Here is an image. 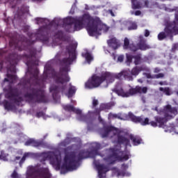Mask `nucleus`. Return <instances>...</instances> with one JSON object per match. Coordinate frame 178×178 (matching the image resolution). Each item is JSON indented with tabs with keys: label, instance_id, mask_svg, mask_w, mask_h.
<instances>
[{
	"label": "nucleus",
	"instance_id": "29",
	"mask_svg": "<svg viewBox=\"0 0 178 178\" xmlns=\"http://www.w3.org/2000/svg\"><path fill=\"white\" fill-rule=\"evenodd\" d=\"M30 155H31V153H25L20 161V163H23V162H24V161L26 160V158L30 156Z\"/></svg>",
	"mask_w": 178,
	"mask_h": 178
},
{
	"label": "nucleus",
	"instance_id": "34",
	"mask_svg": "<svg viewBox=\"0 0 178 178\" xmlns=\"http://www.w3.org/2000/svg\"><path fill=\"white\" fill-rule=\"evenodd\" d=\"M123 59H124V56H119L118 57V62H123Z\"/></svg>",
	"mask_w": 178,
	"mask_h": 178
},
{
	"label": "nucleus",
	"instance_id": "17",
	"mask_svg": "<svg viewBox=\"0 0 178 178\" xmlns=\"http://www.w3.org/2000/svg\"><path fill=\"white\" fill-rule=\"evenodd\" d=\"M134 95L135 94H147L148 88L147 87L136 86L135 88H132Z\"/></svg>",
	"mask_w": 178,
	"mask_h": 178
},
{
	"label": "nucleus",
	"instance_id": "6",
	"mask_svg": "<svg viewBox=\"0 0 178 178\" xmlns=\"http://www.w3.org/2000/svg\"><path fill=\"white\" fill-rule=\"evenodd\" d=\"M63 109H65V111H67L68 112H74V113H76V115H78V120H81L82 122H87V120H90L91 119H94L95 118H96V116H98L101 111H106V109H111V106H109V104H102L100 106V110L97 109L94 112L88 111L86 115H82L81 110L79 108H74L73 106L64 105L63 106Z\"/></svg>",
	"mask_w": 178,
	"mask_h": 178
},
{
	"label": "nucleus",
	"instance_id": "47",
	"mask_svg": "<svg viewBox=\"0 0 178 178\" xmlns=\"http://www.w3.org/2000/svg\"><path fill=\"white\" fill-rule=\"evenodd\" d=\"M99 122H102V120H101V117H99Z\"/></svg>",
	"mask_w": 178,
	"mask_h": 178
},
{
	"label": "nucleus",
	"instance_id": "52",
	"mask_svg": "<svg viewBox=\"0 0 178 178\" xmlns=\"http://www.w3.org/2000/svg\"><path fill=\"white\" fill-rule=\"evenodd\" d=\"M60 22H63V19H60Z\"/></svg>",
	"mask_w": 178,
	"mask_h": 178
},
{
	"label": "nucleus",
	"instance_id": "4",
	"mask_svg": "<svg viewBox=\"0 0 178 178\" xmlns=\"http://www.w3.org/2000/svg\"><path fill=\"white\" fill-rule=\"evenodd\" d=\"M65 154L63 161L60 152L58 150L54 152L42 153L40 158H44V161H49L56 170H61V172L76 170L79 167V161L84 157L81 155L76 156V154L67 151H65Z\"/></svg>",
	"mask_w": 178,
	"mask_h": 178
},
{
	"label": "nucleus",
	"instance_id": "11",
	"mask_svg": "<svg viewBox=\"0 0 178 178\" xmlns=\"http://www.w3.org/2000/svg\"><path fill=\"white\" fill-rule=\"evenodd\" d=\"M114 94H117L120 97H122V98H129V97H131L134 95L133 92V88L129 86L127 90H124L120 88V85L116 86V88L113 90Z\"/></svg>",
	"mask_w": 178,
	"mask_h": 178
},
{
	"label": "nucleus",
	"instance_id": "32",
	"mask_svg": "<svg viewBox=\"0 0 178 178\" xmlns=\"http://www.w3.org/2000/svg\"><path fill=\"white\" fill-rule=\"evenodd\" d=\"M175 20L178 22V8L177 7L175 8Z\"/></svg>",
	"mask_w": 178,
	"mask_h": 178
},
{
	"label": "nucleus",
	"instance_id": "10",
	"mask_svg": "<svg viewBox=\"0 0 178 178\" xmlns=\"http://www.w3.org/2000/svg\"><path fill=\"white\" fill-rule=\"evenodd\" d=\"M176 35L178 34V22H175L172 24H169L166 26L165 29V33H160L158 35L159 40H163L166 35Z\"/></svg>",
	"mask_w": 178,
	"mask_h": 178
},
{
	"label": "nucleus",
	"instance_id": "18",
	"mask_svg": "<svg viewBox=\"0 0 178 178\" xmlns=\"http://www.w3.org/2000/svg\"><path fill=\"white\" fill-rule=\"evenodd\" d=\"M82 56L85 58L87 63H91L92 60H94V58L92 57V55L88 51H86L85 53H82Z\"/></svg>",
	"mask_w": 178,
	"mask_h": 178
},
{
	"label": "nucleus",
	"instance_id": "7",
	"mask_svg": "<svg viewBox=\"0 0 178 178\" xmlns=\"http://www.w3.org/2000/svg\"><path fill=\"white\" fill-rule=\"evenodd\" d=\"M163 113L165 116V118H156V122L152 121L149 124L153 127H163L165 123H166V119H170V118H173L175 115H177V110L176 108H172L170 105L166 106L164 108Z\"/></svg>",
	"mask_w": 178,
	"mask_h": 178
},
{
	"label": "nucleus",
	"instance_id": "2",
	"mask_svg": "<svg viewBox=\"0 0 178 178\" xmlns=\"http://www.w3.org/2000/svg\"><path fill=\"white\" fill-rule=\"evenodd\" d=\"M65 22L68 23L65 26V29L69 33H74V31H79L86 27L90 37H98L102 33H106L109 30V27L102 23L99 17H92L88 13L84 14L79 18H66Z\"/></svg>",
	"mask_w": 178,
	"mask_h": 178
},
{
	"label": "nucleus",
	"instance_id": "44",
	"mask_svg": "<svg viewBox=\"0 0 178 178\" xmlns=\"http://www.w3.org/2000/svg\"><path fill=\"white\" fill-rule=\"evenodd\" d=\"M71 103H72L74 105H76V100L71 99Z\"/></svg>",
	"mask_w": 178,
	"mask_h": 178
},
{
	"label": "nucleus",
	"instance_id": "48",
	"mask_svg": "<svg viewBox=\"0 0 178 178\" xmlns=\"http://www.w3.org/2000/svg\"><path fill=\"white\" fill-rule=\"evenodd\" d=\"M1 159H3V161H7L6 159H3V158H2V156H1Z\"/></svg>",
	"mask_w": 178,
	"mask_h": 178
},
{
	"label": "nucleus",
	"instance_id": "13",
	"mask_svg": "<svg viewBox=\"0 0 178 178\" xmlns=\"http://www.w3.org/2000/svg\"><path fill=\"white\" fill-rule=\"evenodd\" d=\"M94 165L98 171L99 177L106 178V173L109 170V168H108V166L97 165V161H94Z\"/></svg>",
	"mask_w": 178,
	"mask_h": 178
},
{
	"label": "nucleus",
	"instance_id": "16",
	"mask_svg": "<svg viewBox=\"0 0 178 178\" xmlns=\"http://www.w3.org/2000/svg\"><path fill=\"white\" fill-rule=\"evenodd\" d=\"M107 42L110 48H113V49H118L120 45L119 41L115 38H112Z\"/></svg>",
	"mask_w": 178,
	"mask_h": 178
},
{
	"label": "nucleus",
	"instance_id": "25",
	"mask_svg": "<svg viewBox=\"0 0 178 178\" xmlns=\"http://www.w3.org/2000/svg\"><path fill=\"white\" fill-rule=\"evenodd\" d=\"M50 92H52L54 98H55V94L58 92V88L51 86L50 88Z\"/></svg>",
	"mask_w": 178,
	"mask_h": 178
},
{
	"label": "nucleus",
	"instance_id": "3",
	"mask_svg": "<svg viewBox=\"0 0 178 178\" xmlns=\"http://www.w3.org/2000/svg\"><path fill=\"white\" fill-rule=\"evenodd\" d=\"M141 70H149L147 67H136L132 69L131 72L130 70H122L121 72L118 74H113L111 72H103L102 76L93 75L89 80L85 83L86 88H97L98 87H108V84L113 83L115 79H122L124 77L125 80L128 81H132V76H138V73Z\"/></svg>",
	"mask_w": 178,
	"mask_h": 178
},
{
	"label": "nucleus",
	"instance_id": "38",
	"mask_svg": "<svg viewBox=\"0 0 178 178\" xmlns=\"http://www.w3.org/2000/svg\"><path fill=\"white\" fill-rule=\"evenodd\" d=\"M36 116H37V118H41V116H44V113L42 112L38 113Z\"/></svg>",
	"mask_w": 178,
	"mask_h": 178
},
{
	"label": "nucleus",
	"instance_id": "12",
	"mask_svg": "<svg viewBox=\"0 0 178 178\" xmlns=\"http://www.w3.org/2000/svg\"><path fill=\"white\" fill-rule=\"evenodd\" d=\"M128 116L132 122H134V123H140L142 126H146V124H149V120H148V118L144 119L140 117H136L134 116V115H133V113H129Z\"/></svg>",
	"mask_w": 178,
	"mask_h": 178
},
{
	"label": "nucleus",
	"instance_id": "42",
	"mask_svg": "<svg viewBox=\"0 0 178 178\" xmlns=\"http://www.w3.org/2000/svg\"><path fill=\"white\" fill-rule=\"evenodd\" d=\"M108 13L111 15V16H115V14L113 13V11H112L111 10H109L108 11Z\"/></svg>",
	"mask_w": 178,
	"mask_h": 178
},
{
	"label": "nucleus",
	"instance_id": "27",
	"mask_svg": "<svg viewBox=\"0 0 178 178\" xmlns=\"http://www.w3.org/2000/svg\"><path fill=\"white\" fill-rule=\"evenodd\" d=\"M116 118H118V119H123V118H120V117H119L118 115H116V114H113V113H110L109 115H108V119H116Z\"/></svg>",
	"mask_w": 178,
	"mask_h": 178
},
{
	"label": "nucleus",
	"instance_id": "37",
	"mask_svg": "<svg viewBox=\"0 0 178 178\" xmlns=\"http://www.w3.org/2000/svg\"><path fill=\"white\" fill-rule=\"evenodd\" d=\"M92 105H93V108L96 106L98 105V100L94 99L92 101Z\"/></svg>",
	"mask_w": 178,
	"mask_h": 178
},
{
	"label": "nucleus",
	"instance_id": "56",
	"mask_svg": "<svg viewBox=\"0 0 178 178\" xmlns=\"http://www.w3.org/2000/svg\"><path fill=\"white\" fill-rule=\"evenodd\" d=\"M114 59H116V57H114Z\"/></svg>",
	"mask_w": 178,
	"mask_h": 178
},
{
	"label": "nucleus",
	"instance_id": "51",
	"mask_svg": "<svg viewBox=\"0 0 178 178\" xmlns=\"http://www.w3.org/2000/svg\"><path fill=\"white\" fill-rule=\"evenodd\" d=\"M72 10H73V8L71 9L70 13H73V11Z\"/></svg>",
	"mask_w": 178,
	"mask_h": 178
},
{
	"label": "nucleus",
	"instance_id": "1",
	"mask_svg": "<svg viewBox=\"0 0 178 178\" xmlns=\"http://www.w3.org/2000/svg\"><path fill=\"white\" fill-rule=\"evenodd\" d=\"M102 137H110L111 138H117V140L114 141L115 144V149L106 150L104 154H101L100 156L104 157V161L106 165H111L115 161H127L129 159V154H124L119 151L121 144L124 145H130V141L131 140L134 145H140L143 143V140L138 136H134L133 135L124 131H120L113 127H108L106 128L104 132H102Z\"/></svg>",
	"mask_w": 178,
	"mask_h": 178
},
{
	"label": "nucleus",
	"instance_id": "30",
	"mask_svg": "<svg viewBox=\"0 0 178 178\" xmlns=\"http://www.w3.org/2000/svg\"><path fill=\"white\" fill-rule=\"evenodd\" d=\"M39 97L40 98V100H38L39 102H45V100H44V92H41L40 95H39Z\"/></svg>",
	"mask_w": 178,
	"mask_h": 178
},
{
	"label": "nucleus",
	"instance_id": "46",
	"mask_svg": "<svg viewBox=\"0 0 178 178\" xmlns=\"http://www.w3.org/2000/svg\"><path fill=\"white\" fill-rule=\"evenodd\" d=\"M138 83H143V81L141 79L138 80Z\"/></svg>",
	"mask_w": 178,
	"mask_h": 178
},
{
	"label": "nucleus",
	"instance_id": "21",
	"mask_svg": "<svg viewBox=\"0 0 178 178\" xmlns=\"http://www.w3.org/2000/svg\"><path fill=\"white\" fill-rule=\"evenodd\" d=\"M76 93V88L74 86H71L69 88L68 92L65 94L68 98H72L73 95Z\"/></svg>",
	"mask_w": 178,
	"mask_h": 178
},
{
	"label": "nucleus",
	"instance_id": "31",
	"mask_svg": "<svg viewBox=\"0 0 178 178\" xmlns=\"http://www.w3.org/2000/svg\"><path fill=\"white\" fill-rule=\"evenodd\" d=\"M137 29V24L132 23V26L128 27V30H136Z\"/></svg>",
	"mask_w": 178,
	"mask_h": 178
},
{
	"label": "nucleus",
	"instance_id": "14",
	"mask_svg": "<svg viewBox=\"0 0 178 178\" xmlns=\"http://www.w3.org/2000/svg\"><path fill=\"white\" fill-rule=\"evenodd\" d=\"M101 148V145L97 143H92L91 144L92 151L89 153V158H94L98 155V149Z\"/></svg>",
	"mask_w": 178,
	"mask_h": 178
},
{
	"label": "nucleus",
	"instance_id": "22",
	"mask_svg": "<svg viewBox=\"0 0 178 178\" xmlns=\"http://www.w3.org/2000/svg\"><path fill=\"white\" fill-rule=\"evenodd\" d=\"M160 91H163V93L165 94V95H172V90L169 89L168 88H160Z\"/></svg>",
	"mask_w": 178,
	"mask_h": 178
},
{
	"label": "nucleus",
	"instance_id": "35",
	"mask_svg": "<svg viewBox=\"0 0 178 178\" xmlns=\"http://www.w3.org/2000/svg\"><path fill=\"white\" fill-rule=\"evenodd\" d=\"M26 138H27V136H26L23 134H22L21 136H20V140L21 141H24V140H26Z\"/></svg>",
	"mask_w": 178,
	"mask_h": 178
},
{
	"label": "nucleus",
	"instance_id": "49",
	"mask_svg": "<svg viewBox=\"0 0 178 178\" xmlns=\"http://www.w3.org/2000/svg\"><path fill=\"white\" fill-rule=\"evenodd\" d=\"M145 6H148V4H147V1H145Z\"/></svg>",
	"mask_w": 178,
	"mask_h": 178
},
{
	"label": "nucleus",
	"instance_id": "40",
	"mask_svg": "<svg viewBox=\"0 0 178 178\" xmlns=\"http://www.w3.org/2000/svg\"><path fill=\"white\" fill-rule=\"evenodd\" d=\"M149 35V31L145 30V37H148Z\"/></svg>",
	"mask_w": 178,
	"mask_h": 178
},
{
	"label": "nucleus",
	"instance_id": "50",
	"mask_svg": "<svg viewBox=\"0 0 178 178\" xmlns=\"http://www.w3.org/2000/svg\"><path fill=\"white\" fill-rule=\"evenodd\" d=\"M60 145H65V143H62L60 144Z\"/></svg>",
	"mask_w": 178,
	"mask_h": 178
},
{
	"label": "nucleus",
	"instance_id": "8",
	"mask_svg": "<svg viewBox=\"0 0 178 178\" xmlns=\"http://www.w3.org/2000/svg\"><path fill=\"white\" fill-rule=\"evenodd\" d=\"M48 168H40L38 171H35L33 167H29L26 172V178H51Z\"/></svg>",
	"mask_w": 178,
	"mask_h": 178
},
{
	"label": "nucleus",
	"instance_id": "59",
	"mask_svg": "<svg viewBox=\"0 0 178 178\" xmlns=\"http://www.w3.org/2000/svg\"><path fill=\"white\" fill-rule=\"evenodd\" d=\"M0 158H1V155H0Z\"/></svg>",
	"mask_w": 178,
	"mask_h": 178
},
{
	"label": "nucleus",
	"instance_id": "19",
	"mask_svg": "<svg viewBox=\"0 0 178 178\" xmlns=\"http://www.w3.org/2000/svg\"><path fill=\"white\" fill-rule=\"evenodd\" d=\"M25 145H31L32 147H40L41 143L38 141L34 140V139H29L26 143Z\"/></svg>",
	"mask_w": 178,
	"mask_h": 178
},
{
	"label": "nucleus",
	"instance_id": "55",
	"mask_svg": "<svg viewBox=\"0 0 178 178\" xmlns=\"http://www.w3.org/2000/svg\"><path fill=\"white\" fill-rule=\"evenodd\" d=\"M107 52L109 54V51H107Z\"/></svg>",
	"mask_w": 178,
	"mask_h": 178
},
{
	"label": "nucleus",
	"instance_id": "24",
	"mask_svg": "<svg viewBox=\"0 0 178 178\" xmlns=\"http://www.w3.org/2000/svg\"><path fill=\"white\" fill-rule=\"evenodd\" d=\"M146 77H147V79H161V77H163V74H159L154 76H151V74H147Z\"/></svg>",
	"mask_w": 178,
	"mask_h": 178
},
{
	"label": "nucleus",
	"instance_id": "57",
	"mask_svg": "<svg viewBox=\"0 0 178 178\" xmlns=\"http://www.w3.org/2000/svg\"><path fill=\"white\" fill-rule=\"evenodd\" d=\"M143 102H145V100H144V99H143Z\"/></svg>",
	"mask_w": 178,
	"mask_h": 178
},
{
	"label": "nucleus",
	"instance_id": "15",
	"mask_svg": "<svg viewBox=\"0 0 178 178\" xmlns=\"http://www.w3.org/2000/svg\"><path fill=\"white\" fill-rule=\"evenodd\" d=\"M134 61L135 65H139L141 62V58L140 55L132 57L130 54H127V64L130 65L131 60Z\"/></svg>",
	"mask_w": 178,
	"mask_h": 178
},
{
	"label": "nucleus",
	"instance_id": "9",
	"mask_svg": "<svg viewBox=\"0 0 178 178\" xmlns=\"http://www.w3.org/2000/svg\"><path fill=\"white\" fill-rule=\"evenodd\" d=\"M140 43L136 47L134 46V44H130V42L129 41V39L127 38H125L124 40V49H131V51H137L138 49H141V51H145V49H149V46L145 44V40H144V38L143 36H140Z\"/></svg>",
	"mask_w": 178,
	"mask_h": 178
},
{
	"label": "nucleus",
	"instance_id": "23",
	"mask_svg": "<svg viewBox=\"0 0 178 178\" xmlns=\"http://www.w3.org/2000/svg\"><path fill=\"white\" fill-rule=\"evenodd\" d=\"M131 2L133 9H140V8H141L140 4L137 2V0H131Z\"/></svg>",
	"mask_w": 178,
	"mask_h": 178
},
{
	"label": "nucleus",
	"instance_id": "33",
	"mask_svg": "<svg viewBox=\"0 0 178 178\" xmlns=\"http://www.w3.org/2000/svg\"><path fill=\"white\" fill-rule=\"evenodd\" d=\"M12 178H19V175L16 172V171H14L13 174L11 175Z\"/></svg>",
	"mask_w": 178,
	"mask_h": 178
},
{
	"label": "nucleus",
	"instance_id": "36",
	"mask_svg": "<svg viewBox=\"0 0 178 178\" xmlns=\"http://www.w3.org/2000/svg\"><path fill=\"white\" fill-rule=\"evenodd\" d=\"M176 49H178V43L172 46V51H175Z\"/></svg>",
	"mask_w": 178,
	"mask_h": 178
},
{
	"label": "nucleus",
	"instance_id": "43",
	"mask_svg": "<svg viewBox=\"0 0 178 178\" xmlns=\"http://www.w3.org/2000/svg\"><path fill=\"white\" fill-rule=\"evenodd\" d=\"M160 72L159 68H155V69H154V73H158V72Z\"/></svg>",
	"mask_w": 178,
	"mask_h": 178
},
{
	"label": "nucleus",
	"instance_id": "45",
	"mask_svg": "<svg viewBox=\"0 0 178 178\" xmlns=\"http://www.w3.org/2000/svg\"><path fill=\"white\" fill-rule=\"evenodd\" d=\"M128 166L127 165H122V169H127Z\"/></svg>",
	"mask_w": 178,
	"mask_h": 178
},
{
	"label": "nucleus",
	"instance_id": "41",
	"mask_svg": "<svg viewBox=\"0 0 178 178\" xmlns=\"http://www.w3.org/2000/svg\"><path fill=\"white\" fill-rule=\"evenodd\" d=\"M159 85H160V86H167V85H168V83H166L165 81H164V82H160V83H159Z\"/></svg>",
	"mask_w": 178,
	"mask_h": 178
},
{
	"label": "nucleus",
	"instance_id": "54",
	"mask_svg": "<svg viewBox=\"0 0 178 178\" xmlns=\"http://www.w3.org/2000/svg\"><path fill=\"white\" fill-rule=\"evenodd\" d=\"M17 159H20V158L19 157H17Z\"/></svg>",
	"mask_w": 178,
	"mask_h": 178
},
{
	"label": "nucleus",
	"instance_id": "26",
	"mask_svg": "<svg viewBox=\"0 0 178 178\" xmlns=\"http://www.w3.org/2000/svg\"><path fill=\"white\" fill-rule=\"evenodd\" d=\"M8 81H10V83H15V81H16V76H15V75L8 76Z\"/></svg>",
	"mask_w": 178,
	"mask_h": 178
},
{
	"label": "nucleus",
	"instance_id": "53",
	"mask_svg": "<svg viewBox=\"0 0 178 178\" xmlns=\"http://www.w3.org/2000/svg\"><path fill=\"white\" fill-rule=\"evenodd\" d=\"M113 105H115V103H113V104H112V106H113Z\"/></svg>",
	"mask_w": 178,
	"mask_h": 178
},
{
	"label": "nucleus",
	"instance_id": "5",
	"mask_svg": "<svg viewBox=\"0 0 178 178\" xmlns=\"http://www.w3.org/2000/svg\"><path fill=\"white\" fill-rule=\"evenodd\" d=\"M76 48H77V42L72 40L70 46L67 48V54L69 55L68 58H65L63 62L66 65L65 68L61 70V73L56 74L54 68L47 64L44 66V77H53L57 84H62L65 86L67 81L70 80L67 75V72L70 70L68 65H72L74 60H76Z\"/></svg>",
	"mask_w": 178,
	"mask_h": 178
},
{
	"label": "nucleus",
	"instance_id": "20",
	"mask_svg": "<svg viewBox=\"0 0 178 178\" xmlns=\"http://www.w3.org/2000/svg\"><path fill=\"white\" fill-rule=\"evenodd\" d=\"M117 176L118 177H129V176H131V173L127 171H118Z\"/></svg>",
	"mask_w": 178,
	"mask_h": 178
},
{
	"label": "nucleus",
	"instance_id": "39",
	"mask_svg": "<svg viewBox=\"0 0 178 178\" xmlns=\"http://www.w3.org/2000/svg\"><path fill=\"white\" fill-rule=\"evenodd\" d=\"M141 15V11L137 10L135 12V15L136 16H140Z\"/></svg>",
	"mask_w": 178,
	"mask_h": 178
},
{
	"label": "nucleus",
	"instance_id": "58",
	"mask_svg": "<svg viewBox=\"0 0 178 178\" xmlns=\"http://www.w3.org/2000/svg\"><path fill=\"white\" fill-rule=\"evenodd\" d=\"M0 99H1V94H0Z\"/></svg>",
	"mask_w": 178,
	"mask_h": 178
},
{
	"label": "nucleus",
	"instance_id": "28",
	"mask_svg": "<svg viewBox=\"0 0 178 178\" xmlns=\"http://www.w3.org/2000/svg\"><path fill=\"white\" fill-rule=\"evenodd\" d=\"M35 20L37 24H40V23H45L47 22V19L44 18H36Z\"/></svg>",
	"mask_w": 178,
	"mask_h": 178
}]
</instances>
